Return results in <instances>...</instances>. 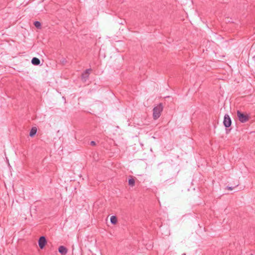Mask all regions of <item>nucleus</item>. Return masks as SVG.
<instances>
[{"label": "nucleus", "instance_id": "obj_1", "mask_svg": "<svg viewBox=\"0 0 255 255\" xmlns=\"http://www.w3.org/2000/svg\"><path fill=\"white\" fill-rule=\"evenodd\" d=\"M162 110L163 106L161 103L153 108V118L154 119V120H157L160 117L161 115V113L162 111Z\"/></svg>", "mask_w": 255, "mask_h": 255}, {"label": "nucleus", "instance_id": "obj_2", "mask_svg": "<svg viewBox=\"0 0 255 255\" xmlns=\"http://www.w3.org/2000/svg\"><path fill=\"white\" fill-rule=\"evenodd\" d=\"M237 115L238 119L241 123H245L249 120L250 117L247 114L242 113L240 111L238 110L237 111Z\"/></svg>", "mask_w": 255, "mask_h": 255}, {"label": "nucleus", "instance_id": "obj_3", "mask_svg": "<svg viewBox=\"0 0 255 255\" xmlns=\"http://www.w3.org/2000/svg\"><path fill=\"white\" fill-rule=\"evenodd\" d=\"M232 124V120L229 115L226 114L224 116L223 125L226 128H229L231 127Z\"/></svg>", "mask_w": 255, "mask_h": 255}, {"label": "nucleus", "instance_id": "obj_4", "mask_svg": "<svg viewBox=\"0 0 255 255\" xmlns=\"http://www.w3.org/2000/svg\"><path fill=\"white\" fill-rule=\"evenodd\" d=\"M47 243L46 238L44 236H41L38 240V245L41 249H43Z\"/></svg>", "mask_w": 255, "mask_h": 255}, {"label": "nucleus", "instance_id": "obj_5", "mask_svg": "<svg viewBox=\"0 0 255 255\" xmlns=\"http://www.w3.org/2000/svg\"><path fill=\"white\" fill-rule=\"evenodd\" d=\"M91 71V69H87L85 70V71L82 74V79H84L85 80L87 79L89 77V75L90 74V72Z\"/></svg>", "mask_w": 255, "mask_h": 255}, {"label": "nucleus", "instance_id": "obj_6", "mask_svg": "<svg viewBox=\"0 0 255 255\" xmlns=\"http://www.w3.org/2000/svg\"><path fill=\"white\" fill-rule=\"evenodd\" d=\"M58 251L60 254L62 255H65L67 253L68 250L66 249V248L63 246H61L59 247Z\"/></svg>", "mask_w": 255, "mask_h": 255}, {"label": "nucleus", "instance_id": "obj_7", "mask_svg": "<svg viewBox=\"0 0 255 255\" xmlns=\"http://www.w3.org/2000/svg\"><path fill=\"white\" fill-rule=\"evenodd\" d=\"M37 130V128L35 127H33L30 131L29 136L30 137H33L36 134Z\"/></svg>", "mask_w": 255, "mask_h": 255}, {"label": "nucleus", "instance_id": "obj_8", "mask_svg": "<svg viewBox=\"0 0 255 255\" xmlns=\"http://www.w3.org/2000/svg\"><path fill=\"white\" fill-rule=\"evenodd\" d=\"M31 63L34 65H39L40 63V60L37 57H33L31 60Z\"/></svg>", "mask_w": 255, "mask_h": 255}, {"label": "nucleus", "instance_id": "obj_9", "mask_svg": "<svg viewBox=\"0 0 255 255\" xmlns=\"http://www.w3.org/2000/svg\"><path fill=\"white\" fill-rule=\"evenodd\" d=\"M111 223L112 224H116L117 222V217L115 216H112L111 217Z\"/></svg>", "mask_w": 255, "mask_h": 255}, {"label": "nucleus", "instance_id": "obj_10", "mask_svg": "<svg viewBox=\"0 0 255 255\" xmlns=\"http://www.w3.org/2000/svg\"><path fill=\"white\" fill-rule=\"evenodd\" d=\"M135 184V180L133 178L128 179V185L131 187L133 186Z\"/></svg>", "mask_w": 255, "mask_h": 255}, {"label": "nucleus", "instance_id": "obj_11", "mask_svg": "<svg viewBox=\"0 0 255 255\" xmlns=\"http://www.w3.org/2000/svg\"><path fill=\"white\" fill-rule=\"evenodd\" d=\"M34 26L37 28H40L41 26V23L39 21H36L34 22Z\"/></svg>", "mask_w": 255, "mask_h": 255}, {"label": "nucleus", "instance_id": "obj_12", "mask_svg": "<svg viewBox=\"0 0 255 255\" xmlns=\"http://www.w3.org/2000/svg\"><path fill=\"white\" fill-rule=\"evenodd\" d=\"M239 184H237L236 185H235V187H236V186H238ZM227 188L229 190H232L234 188V187H233L232 186H227Z\"/></svg>", "mask_w": 255, "mask_h": 255}, {"label": "nucleus", "instance_id": "obj_13", "mask_svg": "<svg viewBox=\"0 0 255 255\" xmlns=\"http://www.w3.org/2000/svg\"><path fill=\"white\" fill-rule=\"evenodd\" d=\"M61 63L63 64H64L66 63L67 61L66 60L65 58H62V59L61 60Z\"/></svg>", "mask_w": 255, "mask_h": 255}, {"label": "nucleus", "instance_id": "obj_14", "mask_svg": "<svg viewBox=\"0 0 255 255\" xmlns=\"http://www.w3.org/2000/svg\"><path fill=\"white\" fill-rule=\"evenodd\" d=\"M96 142L94 141H92L90 142V145L92 146H95V145H96Z\"/></svg>", "mask_w": 255, "mask_h": 255}]
</instances>
